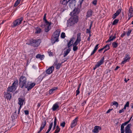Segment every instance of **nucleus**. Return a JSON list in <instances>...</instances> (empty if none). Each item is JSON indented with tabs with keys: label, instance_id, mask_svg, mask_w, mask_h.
Masks as SVG:
<instances>
[{
	"label": "nucleus",
	"instance_id": "1",
	"mask_svg": "<svg viewBox=\"0 0 133 133\" xmlns=\"http://www.w3.org/2000/svg\"><path fill=\"white\" fill-rule=\"evenodd\" d=\"M61 32L60 29H57L53 33L51 38V42L54 44L58 41V38Z\"/></svg>",
	"mask_w": 133,
	"mask_h": 133
},
{
	"label": "nucleus",
	"instance_id": "2",
	"mask_svg": "<svg viewBox=\"0 0 133 133\" xmlns=\"http://www.w3.org/2000/svg\"><path fill=\"white\" fill-rule=\"evenodd\" d=\"M78 21L77 16H72L68 20L67 25L68 26H72L76 23Z\"/></svg>",
	"mask_w": 133,
	"mask_h": 133
},
{
	"label": "nucleus",
	"instance_id": "3",
	"mask_svg": "<svg viewBox=\"0 0 133 133\" xmlns=\"http://www.w3.org/2000/svg\"><path fill=\"white\" fill-rule=\"evenodd\" d=\"M46 14H44L43 18V20H44L45 21V24H44L43 25L42 24L41 25V26L42 27H44L45 28V32H48L50 29L51 24L46 20Z\"/></svg>",
	"mask_w": 133,
	"mask_h": 133
},
{
	"label": "nucleus",
	"instance_id": "4",
	"mask_svg": "<svg viewBox=\"0 0 133 133\" xmlns=\"http://www.w3.org/2000/svg\"><path fill=\"white\" fill-rule=\"evenodd\" d=\"M29 41L30 42L29 43L26 44L35 47L38 46L41 42V40L40 39L37 40L32 39L29 40Z\"/></svg>",
	"mask_w": 133,
	"mask_h": 133
},
{
	"label": "nucleus",
	"instance_id": "5",
	"mask_svg": "<svg viewBox=\"0 0 133 133\" xmlns=\"http://www.w3.org/2000/svg\"><path fill=\"white\" fill-rule=\"evenodd\" d=\"M19 84L20 87L22 88L25 85H26L27 82L26 78L23 76H21L19 79Z\"/></svg>",
	"mask_w": 133,
	"mask_h": 133
},
{
	"label": "nucleus",
	"instance_id": "6",
	"mask_svg": "<svg viewBox=\"0 0 133 133\" xmlns=\"http://www.w3.org/2000/svg\"><path fill=\"white\" fill-rule=\"evenodd\" d=\"M35 84L34 83H30L28 82L27 84L25 85V87L27 88L28 91L31 90L33 87L34 86Z\"/></svg>",
	"mask_w": 133,
	"mask_h": 133
},
{
	"label": "nucleus",
	"instance_id": "7",
	"mask_svg": "<svg viewBox=\"0 0 133 133\" xmlns=\"http://www.w3.org/2000/svg\"><path fill=\"white\" fill-rule=\"evenodd\" d=\"M79 12L80 10L79 8H75L73 11L71 12L70 14L72 16H76V15L79 13Z\"/></svg>",
	"mask_w": 133,
	"mask_h": 133
},
{
	"label": "nucleus",
	"instance_id": "8",
	"mask_svg": "<svg viewBox=\"0 0 133 133\" xmlns=\"http://www.w3.org/2000/svg\"><path fill=\"white\" fill-rule=\"evenodd\" d=\"M23 19V18L22 17L15 20L13 23L14 26H15L19 25L21 23Z\"/></svg>",
	"mask_w": 133,
	"mask_h": 133
},
{
	"label": "nucleus",
	"instance_id": "9",
	"mask_svg": "<svg viewBox=\"0 0 133 133\" xmlns=\"http://www.w3.org/2000/svg\"><path fill=\"white\" fill-rule=\"evenodd\" d=\"M81 33H79L77 34V39L74 43L75 44H78L81 41Z\"/></svg>",
	"mask_w": 133,
	"mask_h": 133
},
{
	"label": "nucleus",
	"instance_id": "10",
	"mask_svg": "<svg viewBox=\"0 0 133 133\" xmlns=\"http://www.w3.org/2000/svg\"><path fill=\"white\" fill-rule=\"evenodd\" d=\"M132 117H131L130 119L128 121L125 122V123L122 124L121 125V132H122H122H124L125 131H124V126L126 125L127 124H128L129 122H130L131 119V118Z\"/></svg>",
	"mask_w": 133,
	"mask_h": 133
},
{
	"label": "nucleus",
	"instance_id": "11",
	"mask_svg": "<svg viewBox=\"0 0 133 133\" xmlns=\"http://www.w3.org/2000/svg\"><path fill=\"white\" fill-rule=\"evenodd\" d=\"M131 126V124H129L125 128V133H132L131 130L130 129V128Z\"/></svg>",
	"mask_w": 133,
	"mask_h": 133
},
{
	"label": "nucleus",
	"instance_id": "12",
	"mask_svg": "<svg viewBox=\"0 0 133 133\" xmlns=\"http://www.w3.org/2000/svg\"><path fill=\"white\" fill-rule=\"evenodd\" d=\"M125 57L123 61L122 62V64H124L127 62L129 61L130 58V55L128 54H126L125 55Z\"/></svg>",
	"mask_w": 133,
	"mask_h": 133
},
{
	"label": "nucleus",
	"instance_id": "13",
	"mask_svg": "<svg viewBox=\"0 0 133 133\" xmlns=\"http://www.w3.org/2000/svg\"><path fill=\"white\" fill-rule=\"evenodd\" d=\"M18 104L20 105V108H21L22 106L25 104V100L23 98H19L18 99Z\"/></svg>",
	"mask_w": 133,
	"mask_h": 133
},
{
	"label": "nucleus",
	"instance_id": "14",
	"mask_svg": "<svg viewBox=\"0 0 133 133\" xmlns=\"http://www.w3.org/2000/svg\"><path fill=\"white\" fill-rule=\"evenodd\" d=\"M9 93V92L7 91L6 92H5L4 96V97L5 98H6L7 99L10 100L11 98V95Z\"/></svg>",
	"mask_w": 133,
	"mask_h": 133
},
{
	"label": "nucleus",
	"instance_id": "15",
	"mask_svg": "<svg viewBox=\"0 0 133 133\" xmlns=\"http://www.w3.org/2000/svg\"><path fill=\"white\" fill-rule=\"evenodd\" d=\"M54 70V68L53 66H52L48 69L46 71V74H51Z\"/></svg>",
	"mask_w": 133,
	"mask_h": 133
},
{
	"label": "nucleus",
	"instance_id": "16",
	"mask_svg": "<svg viewBox=\"0 0 133 133\" xmlns=\"http://www.w3.org/2000/svg\"><path fill=\"white\" fill-rule=\"evenodd\" d=\"M129 11V16L130 17L128 19H129L131 17L133 16V9L130 6V7Z\"/></svg>",
	"mask_w": 133,
	"mask_h": 133
},
{
	"label": "nucleus",
	"instance_id": "17",
	"mask_svg": "<svg viewBox=\"0 0 133 133\" xmlns=\"http://www.w3.org/2000/svg\"><path fill=\"white\" fill-rule=\"evenodd\" d=\"M101 129V127L96 126L95 127L94 129L92 130V132L94 133H97L99 132V131Z\"/></svg>",
	"mask_w": 133,
	"mask_h": 133
},
{
	"label": "nucleus",
	"instance_id": "18",
	"mask_svg": "<svg viewBox=\"0 0 133 133\" xmlns=\"http://www.w3.org/2000/svg\"><path fill=\"white\" fill-rule=\"evenodd\" d=\"M75 38L74 37H72L70 39V40L69 42L67 44V46L68 48H69L73 44V41L75 40Z\"/></svg>",
	"mask_w": 133,
	"mask_h": 133
},
{
	"label": "nucleus",
	"instance_id": "19",
	"mask_svg": "<svg viewBox=\"0 0 133 133\" xmlns=\"http://www.w3.org/2000/svg\"><path fill=\"white\" fill-rule=\"evenodd\" d=\"M78 118L77 117L73 120L71 123V128H72L76 125L78 121Z\"/></svg>",
	"mask_w": 133,
	"mask_h": 133
},
{
	"label": "nucleus",
	"instance_id": "20",
	"mask_svg": "<svg viewBox=\"0 0 133 133\" xmlns=\"http://www.w3.org/2000/svg\"><path fill=\"white\" fill-rule=\"evenodd\" d=\"M16 90L15 88H13L11 86L9 87L8 88L7 90V92H13L15 91Z\"/></svg>",
	"mask_w": 133,
	"mask_h": 133
},
{
	"label": "nucleus",
	"instance_id": "21",
	"mask_svg": "<svg viewBox=\"0 0 133 133\" xmlns=\"http://www.w3.org/2000/svg\"><path fill=\"white\" fill-rule=\"evenodd\" d=\"M71 50V48H69L66 49L65 51L63 54V57H65V56H66L69 53Z\"/></svg>",
	"mask_w": 133,
	"mask_h": 133
},
{
	"label": "nucleus",
	"instance_id": "22",
	"mask_svg": "<svg viewBox=\"0 0 133 133\" xmlns=\"http://www.w3.org/2000/svg\"><path fill=\"white\" fill-rule=\"evenodd\" d=\"M18 81L17 80L15 81L13 83L12 85L11 86L13 88H15V89H16V88L18 85Z\"/></svg>",
	"mask_w": 133,
	"mask_h": 133
},
{
	"label": "nucleus",
	"instance_id": "23",
	"mask_svg": "<svg viewBox=\"0 0 133 133\" xmlns=\"http://www.w3.org/2000/svg\"><path fill=\"white\" fill-rule=\"evenodd\" d=\"M46 125V121L44 120L43 122L42 123V124L41 125V127L40 128V130L41 131L44 128V127Z\"/></svg>",
	"mask_w": 133,
	"mask_h": 133
},
{
	"label": "nucleus",
	"instance_id": "24",
	"mask_svg": "<svg viewBox=\"0 0 133 133\" xmlns=\"http://www.w3.org/2000/svg\"><path fill=\"white\" fill-rule=\"evenodd\" d=\"M59 107L58 104L56 103L53 105L52 109L53 111H55Z\"/></svg>",
	"mask_w": 133,
	"mask_h": 133
},
{
	"label": "nucleus",
	"instance_id": "25",
	"mask_svg": "<svg viewBox=\"0 0 133 133\" xmlns=\"http://www.w3.org/2000/svg\"><path fill=\"white\" fill-rule=\"evenodd\" d=\"M57 89V87H54L52 88L49 91V93L50 94H52Z\"/></svg>",
	"mask_w": 133,
	"mask_h": 133
},
{
	"label": "nucleus",
	"instance_id": "26",
	"mask_svg": "<svg viewBox=\"0 0 133 133\" xmlns=\"http://www.w3.org/2000/svg\"><path fill=\"white\" fill-rule=\"evenodd\" d=\"M44 55H41L38 54L36 55V57L37 58H40L41 60H42L44 59Z\"/></svg>",
	"mask_w": 133,
	"mask_h": 133
},
{
	"label": "nucleus",
	"instance_id": "27",
	"mask_svg": "<svg viewBox=\"0 0 133 133\" xmlns=\"http://www.w3.org/2000/svg\"><path fill=\"white\" fill-rule=\"evenodd\" d=\"M116 38V37L115 36H113L112 37L111 36H110L109 37V39L106 42V43H107L108 42H110L111 41L113 40L114 39Z\"/></svg>",
	"mask_w": 133,
	"mask_h": 133
},
{
	"label": "nucleus",
	"instance_id": "28",
	"mask_svg": "<svg viewBox=\"0 0 133 133\" xmlns=\"http://www.w3.org/2000/svg\"><path fill=\"white\" fill-rule=\"evenodd\" d=\"M92 15V11L91 10H89L87 12V16L88 17H90Z\"/></svg>",
	"mask_w": 133,
	"mask_h": 133
},
{
	"label": "nucleus",
	"instance_id": "29",
	"mask_svg": "<svg viewBox=\"0 0 133 133\" xmlns=\"http://www.w3.org/2000/svg\"><path fill=\"white\" fill-rule=\"evenodd\" d=\"M56 129L54 133H58L59 132L60 130V128L58 125L56 126Z\"/></svg>",
	"mask_w": 133,
	"mask_h": 133
},
{
	"label": "nucleus",
	"instance_id": "30",
	"mask_svg": "<svg viewBox=\"0 0 133 133\" xmlns=\"http://www.w3.org/2000/svg\"><path fill=\"white\" fill-rule=\"evenodd\" d=\"M53 124V122H51L49 126V128L48 129L47 131L46 132V133H48L51 130V128L52 127V126Z\"/></svg>",
	"mask_w": 133,
	"mask_h": 133
},
{
	"label": "nucleus",
	"instance_id": "31",
	"mask_svg": "<svg viewBox=\"0 0 133 133\" xmlns=\"http://www.w3.org/2000/svg\"><path fill=\"white\" fill-rule=\"evenodd\" d=\"M78 44H75L74 43L73 44V50L74 51H76L78 49V48L76 46Z\"/></svg>",
	"mask_w": 133,
	"mask_h": 133
},
{
	"label": "nucleus",
	"instance_id": "32",
	"mask_svg": "<svg viewBox=\"0 0 133 133\" xmlns=\"http://www.w3.org/2000/svg\"><path fill=\"white\" fill-rule=\"evenodd\" d=\"M36 32L37 34L40 33L41 32V30L38 27H37L36 28Z\"/></svg>",
	"mask_w": 133,
	"mask_h": 133
},
{
	"label": "nucleus",
	"instance_id": "33",
	"mask_svg": "<svg viewBox=\"0 0 133 133\" xmlns=\"http://www.w3.org/2000/svg\"><path fill=\"white\" fill-rule=\"evenodd\" d=\"M104 57H103L102 59H101V60L99 61L98 62L99 63V64L101 65L103 63V62L104 61Z\"/></svg>",
	"mask_w": 133,
	"mask_h": 133
},
{
	"label": "nucleus",
	"instance_id": "34",
	"mask_svg": "<svg viewBox=\"0 0 133 133\" xmlns=\"http://www.w3.org/2000/svg\"><path fill=\"white\" fill-rule=\"evenodd\" d=\"M21 0H17L14 4V6H17L20 3Z\"/></svg>",
	"mask_w": 133,
	"mask_h": 133
},
{
	"label": "nucleus",
	"instance_id": "35",
	"mask_svg": "<svg viewBox=\"0 0 133 133\" xmlns=\"http://www.w3.org/2000/svg\"><path fill=\"white\" fill-rule=\"evenodd\" d=\"M118 44L116 42H114L112 43V45L114 48H116L118 46Z\"/></svg>",
	"mask_w": 133,
	"mask_h": 133
},
{
	"label": "nucleus",
	"instance_id": "36",
	"mask_svg": "<svg viewBox=\"0 0 133 133\" xmlns=\"http://www.w3.org/2000/svg\"><path fill=\"white\" fill-rule=\"evenodd\" d=\"M80 85H81V84H80L79 86L78 87L77 90H76V96L77 95H78L79 93L80 92H79V90L80 87Z\"/></svg>",
	"mask_w": 133,
	"mask_h": 133
},
{
	"label": "nucleus",
	"instance_id": "37",
	"mask_svg": "<svg viewBox=\"0 0 133 133\" xmlns=\"http://www.w3.org/2000/svg\"><path fill=\"white\" fill-rule=\"evenodd\" d=\"M118 21V20L117 19H115L113 21V23H112V24L113 25H114L117 23Z\"/></svg>",
	"mask_w": 133,
	"mask_h": 133
},
{
	"label": "nucleus",
	"instance_id": "38",
	"mask_svg": "<svg viewBox=\"0 0 133 133\" xmlns=\"http://www.w3.org/2000/svg\"><path fill=\"white\" fill-rule=\"evenodd\" d=\"M68 1H67L65 0H63L62 1V4L63 5H66L67 4Z\"/></svg>",
	"mask_w": 133,
	"mask_h": 133
},
{
	"label": "nucleus",
	"instance_id": "39",
	"mask_svg": "<svg viewBox=\"0 0 133 133\" xmlns=\"http://www.w3.org/2000/svg\"><path fill=\"white\" fill-rule=\"evenodd\" d=\"M65 33L63 32H62L61 35V38H64L65 37Z\"/></svg>",
	"mask_w": 133,
	"mask_h": 133
},
{
	"label": "nucleus",
	"instance_id": "40",
	"mask_svg": "<svg viewBox=\"0 0 133 133\" xmlns=\"http://www.w3.org/2000/svg\"><path fill=\"white\" fill-rule=\"evenodd\" d=\"M113 105L116 106V107H117L118 106V104L117 102L115 101L114 102Z\"/></svg>",
	"mask_w": 133,
	"mask_h": 133
},
{
	"label": "nucleus",
	"instance_id": "41",
	"mask_svg": "<svg viewBox=\"0 0 133 133\" xmlns=\"http://www.w3.org/2000/svg\"><path fill=\"white\" fill-rule=\"evenodd\" d=\"M109 45L107 44L106 45L104 48V49L107 48V49L109 50Z\"/></svg>",
	"mask_w": 133,
	"mask_h": 133
},
{
	"label": "nucleus",
	"instance_id": "42",
	"mask_svg": "<svg viewBox=\"0 0 133 133\" xmlns=\"http://www.w3.org/2000/svg\"><path fill=\"white\" fill-rule=\"evenodd\" d=\"M65 122H63L62 123H61L60 124V125L63 127H64L65 126Z\"/></svg>",
	"mask_w": 133,
	"mask_h": 133
},
{
	"label": "nucleus",
	"instance_id": "43",
	"mask_svg": "<svg viewBox=\"0 0 133 133\" xmlns=\"http://www.w3.org/2000/svg\"><path fill=\"white\" fill-rule=\"evenodd\" d=\"M61 65V64L59 63H58L56 65V68L57 69H59Z\"/></svg>",
	"mask_w": 133,
	"mask_h": 133
},
{
	"label": "nucleus",
	"instance_id": "44",
	"mask_svg": "<svg viewBox=\"0 0 133 133\" xmlns=\"http://www.w3.org/2000/svg\"><path fill=\"white\" fill-rule=\"evenodd\" d=\"M121 11V10L120 9H118L116 12V13L117 15H119Z\"/></svg>",
	"mask_w": 133,
	"mask_h": 133
},
{
	"label": "nucleus",
	"instance_id": "45",
	"mask_svg": "<svg viewBox=\"0 0 133 133\" xmlns=\"http://www.w3.org/2000/svg\"><path fill=\"white\" fill-rule=\"evenodd\" d=\"M97 0H94L92 2V4L95 5L97 4Z\"/></svg>",
	"mask_w": 133,
	"mask_h": 133
},
{
	"label": "nucleus",
	"instance_id": "46",
	"mask_svg": "<svg viewBox=\"0 0 133 133\" xmlns=\"http://www.w3.org/2000/svg\"><path fill=\"white\" fill-rule=\"evenodd\" d=\"M116 13L114 14L112 17V18L113 19H114L116 18V17L118 15Z\"/></svg>",
	"mask_w": 133,
	"mask_h": 133
},
{
	"label": "nucleus",
	"instance_id": "47",
	"mask_svg": "<svg viewBox=\"0 0 133 133\" xmlns=\"http://www.w3.org/2000/svg\"><path fill=\"white\" fill-rule=\"evenodd\" d=\"M129 101L127 102L126 104L125 105V106L127 107H128L129 106Z\"/></svg>",
	"mask_w": 133,
	"mask_h": 133
},
{
	"label": "nucleus",
	"instance_id": "48",
	"mask_svg": "<svg viewBox=\"0 0 133 133\" xmlns=\"http://www.w3.org/2000/svg\"><path fill=\"white\" fill-rule=\"evenodd\" d=\"M131 30H130L128 31L127 33V35L128 36H129L130 34L131 33Z\"/></svg>",
	"mask_w": 133,
	"mask_h": 133
},
{
	"label": "nucleus",
	"instance_id": "49",
	"mask_svg": "<svg viewBox=\"0 0 133 133\" xmlns=\"http://www.w3.org/2000/svg\"><path fill=\"white\" fill-rule=\"evenodd\" d=\"M84 0H79V4L80 5V6H81L82 4L83 1Z\"/></svg>",
	"mask_w": 133,
	"mask_h": 133
},
{
	"label": "nucleus",
	"instance_id": "50",
	"mask_svg": "<svg viewBox=\"0 0 133 133\" xmlns=\"http://www.w3.org/2000/svg\"><path fill=\"white\" fill-rule=\"evenodd\" d=\"M101 65L98 62L97 63V64L95 65L96 68H97L99 66Z\"/></svg>",
	"mask_w": 133,
	"mask_h": 133
},
{
	"label": "nucleus",
	"instance_id": "51",
	"mask_svg": "<svg viewBox=\"0 0 133 133\" xmlns=\"http://www.w3.org/2000/svg\"><path fill=\"white\" fill-rule=\"evenodd\" d=\"M57 119L56 117H55L54 119V125H55V124H56L57 123Z\"/></svg>",
	"mask_w": 133,
	"mask_h": 133
},
{
	"label": "nucleus",
	"instance_id": "52",
	"mask_svg": "<svg viewBox=\"0 0 133 133\" xmlns=\"http://www.w3.org/2000/svg\"><path fill=\"white\" fill-rule=\"evenodd\" d=\"M24 113L26 115H28L29 114V111L28 110L24 111Z\"/></svg>",
	"mask_w": 133,
	"mask_h": 133
},
{
	"label": "nucleus",
	"instance_id": "53",
	"mask_svg": "<svg viewBox=\"0 0 133 133\" xmlns=\"http://www.w3.org/2000/svg\"><path fill=\"white\" fill-rule=\"evenodd\" d=\"M97 50H95L94 49V50L93 52H92L91 53V55H93V54H94L95 53V52H96V51Z\"/></svg>",
	"mask_w": 133,
	"mask_h": 133
},
{
	"label": "nucleus",
	"instance_id": "54",
	"mask_svg": "<svg viewBox=\"0 0 133 133\" xmlns=\"http://www.w3.org/2000/svg\"><path fill=\"white\" fill-rule=\"evenodd\" d=\"M113 110V109H109L106 112V113H109L111 111Z\"/></svg>",
	"mask_w": 133,
	"mask_h": 133
},
{
	"label": "nucleus",
	"instance_id": "55",
	"mask_svg": "<svg viewBox=\"0 0 133 133\" xmlns=\"http://www.w3.org/2000/svg\"><path fill=\"white\" fill-rule=\"evenodd\" d=\"M124 110H123V109H122L120 110L119 111V113H121L122 112H124Z\"/></svg>",
	"mask_w": 133,
	"mask_h": 133
},
{
	"label": "nucleus",
	"instance_id": "56",
	"mask_svg": "<svg viewBox=\"0 0 133 133\" xmlns=\"http://www.w3.org/2000/svg\"><path fill=\"white\" fill-rule=\"evenodd\" d=\"M90 28H89V29H87V32L88 33H90Z\"/></svg>",
	"mask_w": 133,
	"mask_h": 133
},
{
	"label": "nucleus",
	"instance_id": "57",
	"mask_svg": "<svg viewBox=\"0 0 133 133\" xmlns=\"http://www.w3.org/2000/svg\"><path fill=\"white\" fill-rule=\"evenodd\" d=\"M98 45H99L98 44H97L96 45V46H95V48H94V49L95 50H97V49L98 48Z\"/></svg>",
	"mask_w": 133,
	"mask_h": 133
},
{
	"label": "nucleus",
	"instance_id": "58",
	"mask_svg": "<svg viewBox=\"0 0 133 133\" xmlns=\"http://www.w3.org/2000/svg\"><path fill=\"white\" fill-rule=\"evenodd\" d=\"M48 54L49 56H52V53L51 52H48Z\"/></svg>",
	"mask_w": 133,
	"mask_h": 133
},
{
	"label": "nucleus",
	"instance_id": "59",
	"mask_svg": "<svg viewBox=\"0 0 133 133\" xmlns=\"http://www.w3.org/2000/svg\"><path fill=\"white\" fill-rule=\"evenodd\" d=\"M92 24H93V22H91V24H90V27H89L90 29H91V27H92Z\"/></svg>",
	"mask_w": 133,
	"mask_h": 133
},
{
	"label": "nucleus",
	"instance_id": "60",
	"mask_svg": "<svg viewBox=\"0 0 133 133\" xmlns=\"http://www.w3.org/2000/svg\"><path fill=\"white\" fill-rule=\"evenodd\" d=\"M104 49V48H101L100 49H99V50H98V51L99 52H101V51L103 50Z\"/></svg>",
	"mask_w": 133,
	"mask_h": 133
},
{
	"label": "nucleus",
	"instance_id": "61",
	"mask_svg": "<svg viewBox=\"0 0 133 133\" xmlns=\"http://www.w3.org/2000/svg\"><path fill=\"white\" fill-rule=\"evenodd\" d=\"M119 68V66H117L116 68L115 69V70H117Z\"/></svg>",
	"mask_w": 133,
	"mask_h": 133
},
{
	"label": "nucleus",
	"instance_id": "62",
	"mask_svg": "<svg viewBox=\"0 0 133 133\" xmlns=\"http://www.w3.org/2000/svg\"><path fill=\"white\" fill-rule=\"evenodd\" d=\"M21 108H20V107H19V109H18V114H19V113H20V109H21Z\"/></svg>",
	"mask_w": 133,
	"mask_h": 133
},
{
	"label": "nucleus",
	"instance_id": "63",
	"mask_svg": "<svg viewBox=\"0 0 133 133\" xmlns=\"http://www.w3.org/2000/svg\"><path fill=\"white\" fill-rule=\"evenodd\" d=\"M125 35V33H123V34H122L121 35V36L122 37H123Z\"/></svg>",
	"mask_w": 133,
	"mask_h": 133
},
{
	"label": "nucleus",
	"instance_id": "64",
	"mask_svg": "<svg viewBox=\"0 0 133 133\" xmlns=\"http://www.w3.org/2000/svg\"><path fill=\"white\" fill-rule=\"evenodd\" d=\"M41 105V104L40 103H39L37 105V106L38 107H39Z\"/></svg>",
	"mask_w": 133,
	"mask_h": 133
}]
</instances>
